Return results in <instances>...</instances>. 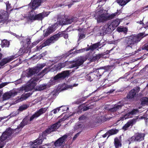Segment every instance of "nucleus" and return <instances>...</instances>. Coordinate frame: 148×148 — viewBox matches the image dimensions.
Returning <instances> with one entry per match:
<instances>
[{"label":"nucleus","instance_id":"obj_14","mask_svg":"<svg viewBox=\"0 0 148 148\" xmlns=\"http://www.w3.org/2000/svg\"><path fill=\"white\" fill-rule=\"evenodd\" d=\"M58 23H56L49 27L46 30L44 34V36H47L53 32L56 29Z\"/></svg>","mask_w":148,"mask_h":148},{"label":"nucleus","instance_id":"obj_50","mask_svg":"<svg viewBox=\"0 0 148 148\" xmlns=\"http://www.w3.org/2000/svg\"><path fill=\"white\" fill-rule=\"evenodd\" d=\"M117 13L116 12L114 14H112L110 16L111 18H113L117 14Z\"/></svg>","mask_w":148,"mask_h":148},{"label":"nucleus","instance_id":"obj_37","mask_svg":"<svg viewBox=\"0 0 148 148\" xmlns=\"http://www.w3.org/2000/svg\"><path fill=\"white\" fill-rule=\"evenodd\" d=\"M19 114V113L17 110L16 111H14L12 112L9 115V116H10V117H15L16 116Z\"/></svg>","mask_w":148,"mask_h":148},{"label":"nucleus","instance_id":"obj_17","mask_svg":"<svg viewBox=\"0 0 148 148\" xmlns=\"http://www.w3.org/2000/svg\"><path fill=\"white\" fill-rule=\"evenodd\" d=\"M78 20H80L82 19V21H84L85 20V18H82L81 17H79ZM77 19L75 18H67L66 19V23L64 22L63 23V22L60 21V24L62 25L63 24L64 25H66V24H69L71 23L73 21H74L75 22H77Z\"/></svg>","mask_w":148,"mask_h":148},{"label":"nucleus","instance_id":"obj_63","mask_svg":"<svg viewBox=\"0 0 148 148\" xmlns=\"http://www.w3.org/2000/svg\"><path fill=\"white\" fill-rule=\"evenodd\" d=\"M84 106V105H83V104L81 106H80V107H79V109L82 108V107H83Z\"/></svg>","mask_w":148,"mask_h":148},{"label":"nucleus","instance_id":"obj_11","mask_svg":"<svg viewBox=\"0 0 148 148\" xmlns=\"http://www.w3.org/2000/svg\"><path fill=\"white\" fill-rule=\"evenodd\" d=\"M47 108H42L40 109L39 110L36 112L30 117L29 121H32L34 119H36L42 114L45 113L47 110Z\"/></svg>","mask_w":148,"mask_h":148},{"label":"nucleus","instance_id":"obj_7","mask_svg":"<svg viewBox=\"0 0 148 148\" xmlns=\"http://www.w3.org/2000/svg\"><path fill=\"white\" fill-rule=\"evenodd\" d=\"M12 133V130L9 128L3 134L0 138V148H2L5 144L6 142V139L11 135Z\"/></svg>","mask_w":148,"mask_h":148},{"label":"nucleus","instance_id":"obj_57","mask_svg":"<svg viewBox=\"0 0 148 148\" xmlns=\"http://www.w3.org/2000/svg\"><path fill=\"white\" fill-rule=\"evenodd\" d=\"M95 58L96 57H95V56H93L92 59V60H93L94 61L96 60H97V59H95Z\"/></svg>","mask_w":148,"mask_h":148},{"label":"nucleus","instance_id":"obj_1","mask_svg":"<svg viewBox=\"0 0 148 148\" xmlns=\"http://www.w3.org/2000/svg\"><path fill=\"white\" fill-rule=\"evenodd\" d=\"M39 80V79L35 77L31 79L27 83V84L24 86H22L20 88L15 89L7 92L3 95V99L4 100H6L16 95L18 93H21L23 91L28 92L32 90L36 85V82Z\"/></svg>","mask_w":148,"mask_h":148},{"label":"nucleus","instance_id":"obj_54","mask_svg":"<svg viewBox=\"0 0 148 148\" xmlns=\"http://www.w3.org/2000/svg\"><path fill=\"white\" fill-rule=\"evenodd\" d=\"M22 81L21 79H20L19 80L17 81L16 82V84H19L20 83H21L22 82Z\"/></svg>","mask_w":148,"mask_h":148},{"label":"nucleus","instance_id":"obj_51","mask_svg":"<svg viewBox=\"0 0 148 148\" xmlns=\"http://www.w3.org/2000/svg\"><path fill=\"white\" fill-rule=\"evenodd\" d=\"M101 56V55L99 54L97 55H96L95 56V59H99L100 58Z\"/></svg>","mask_w":148,"mask_h":148},{"label":"nucleus","instance_id":"obj_40","mask_svg":"<svg viewBox=\"0 0 148 148\" xmlns=\"http://www.w3.org/2000/svg\"><path fill=\"white\" fill-rule=\"evenodd\" d=\"M59 108L61 109L60 110H62V112L66 111L69 109V108L66 106H62L59 107Z\"/></svg>","mask_w":148,"mask_h":148},{"label":"nucleus","instance_id":"obj_52","mask_svg":"<svg viewBox=\"0 0 148 148\" xmlns=\"http://www.w3.org/2000/svg\"><path fill=\"white\" fill-rule=\"evenodd\" d=\"M79 133L80 132L78 133L75 135L73 138V139H75L77 138V137L79 136Z\"/></svg>","mask_w":148,"mask_h":148},{"label":"nucleus","instance_id":"obj_10","mask_svg":"<svg viewBox=\"0 0 148 148\" xmlns=\"http://www.w3.org/2000/svg\"><path fill=\"white\" fill-rule=\"evenodd\" d=\"M61 35V34H57L51 37L49 39L46 41L44 44L42 45L41 48L45 46L48 45L51 43H54L58 39Z\"/></svg>","mask_w":148,"mask_h":148},{"label":"nucleus","instance_id":"obj_39","mask_svg":"<svg viewBox=\"0 0 148 148\" xmlns=\"http://www.w3.org/2000/svg\"><path fill=\"white\" fill-rule=\"evenodd\" d=\"M3 16H1L0 14V23H3L6 21L8 19V17H6L5 18H3Z\"/></svg>","mask_w":148,"mask_h":148},{"label":"nucleus","instance_id":"obj_45","mask_svg":"<svg viewBox=\"0 0 148 148\" xmlns=\"http://www.w3.org/2000/svg\"><path fill=\"white\" fill-rule=\"evenodd\" d=\"M86 118V117L84 115H83L79 118V120L80 121H82L85 120Z\"/></svg>","mask_w":148,"mask_h":148},{"label":"nucleus","instance_id":"obj_53","mask_svg":"<svg viewBox=\"0 0 148 148\" xmlns=\"http://www.w3.org/2000/svg\"><path fill=\"white\" fill-rule=\"evenodd\" d=\"M48 146V145L46 144L45 145H43L42 146L40 147L39 148H46V147L47 148L48 147L47 146Z\"/></svg>","mask_w":148,"mask_h":148},{"label":"nucleus","instance_id":"obj_29","mask_svg":"<svg viewBox=\"0 0 148 148\" xmlns=\"http://www.w3.org/2000/svg\"><path fill=\"white\" fill-rule=\"evenodd\" d=\"M118 132V130L116 129H112L109 130L106 133V135H108V136L116 134Z\"/></svg>","mask_w":148,"mask_h":148},{"label":"nucleus","instance_id":"obj_4","mask_svg":"<svg viewBox=\"0 0 148 148\" xmlns=\"http://www.w3.org/2000/svg\"><path fill=\"white\" fill-rule=\"evenodd\" d=\"M143 37V35L140 33L137 35H132L125 39V45L126 48L130 47L132 49V47L136 45Z\"/></svg>","mask_w":148,"mask_h":148},{"label":"nucleus","instance_id":"obj_46","mask_svg":"<svg viewBox=\"0 0 148 148\" xmlns=\"http://www.w3.org/2000/svg\"><path fill=\"white\" fill-rule=\"evenodd\" d=\"M9 83V82H4L0 84V89L3 87L4 86L8 84Z\"/></svg>","mask_w":148,"mask_h":148},{"label":"nucleus","instance_id":"obj_48","mask_svg":"<svg viewBox=\"0 0 148 148\" xmlns=\"http://www.w3.org/2000/svg\"><path fill=\"white\" fill-rule=\"evenodd\" d=\"M58 34H61V35H60V36H64V37L65 38H68V35L67 34L64 35L63 33L61 32H60Z\"/></svg>","mask_w":148,"mask_h":148},{"label":"nucleus","instance_id":"obj_35","mask_svg":"<svg viewBox=\"0 0 148 148\" xmlns=\"http://www.w3.org/2000/svg\"><path fill=\"white\" fill-rule=\"evenodd\" d=\"M117 30L118 32H123L125 33L127 32V28L126 27H118L117 28Z\"/></svg>","mask_w":148,"mask_h":148},{"label":"nucleus","instance_id":"obj_2","mask_svg":"<svg viewBox=\"0 0 148 148\" xmlns=\"http://www.w3.org/2000/svg\"><path fill=\"white\" fill-rule=\"evenodd\" d=\"M69 117V116L66 115L64 116V118L62 119L56 123L52 125L50 128L47 129L46 131L43 134L40 135L39 138L37 139L34 142H32L31 143V148H37L38 145L41 144L44 139L46 138V133L49 134L51 132L55 131L61 125L60 122L62 120H64L67 118Z\"/></svg>","mask_w":148,"mask_h":148},{"label":"nucleus","instance_id":"obj_9","mask_svg":"<svg viewBox=\"0 0 148 148\" xmlns=\"http://www.w3.org/2000/svg\"><path fill=\"white\" fill-rule=\"evenodd\" d=\"M140 112H139V111L137 109H133V110L128 112L127 113H125L123 116L120 118V119L118 122L120 120H123L124 119H125L127 118H131L134 116L138 115Z\"/></svg>","mask_w":148,"mask_h":148},{"label":"nucleus","instance_id":"obj_28","mask_svg":"<svg viewBox=\"0 0 148 148\" xmlns=\"http://www.w3.org/2000/svg\"><path fill=\"white\" fill-rule=\"evenodd\" d=\"M77 85V84H74L73 85H70V84L65 85V84H64L63 86H64V88H62V89H61V90H66V89L69 88H71L73 87L74 86H76Z\"/></svg>","mask_w":148,"mask_h":148},{"label":"nucleus","instance_id":"obj_30","mask_svg":"<svg viewBox=\"0 0 148 148\" xmlns=\"http://www.w3.org/2000/svg\"><path fill=\"white\" fill-rule=\"evenodd\" d=\"M66 64L65 63H60L58 65H56L54 67L56 70H60L61 69L64 67L66 66Z\"/></svg>","mask_w":148,"mask_h":148},{"label":"nucleus","instance_id":"obj_38","mask_svg":"<svg viewBox=\"0 0 148 148\" xmlns=\"http://www.w3.org/2000/svg\"><path fill=\"white\" fill-rule=\"evenodd\" d=\"M137 23H140V24H143V26L145 28L147 29L148 27V22L146 23V24L143 23V22L142 21H138L137 22Z\"/></svg>","mask_w":148,"mask_h":148},{"label":"nucleus","instance_id":"obj_55","mask_svg":"<svg viewBox=\"0 0 148 148\" xmlns=\"http://www.w3.org/2000/svg\"><path fill=\"white\" fill-rule=\"evenodd\" d=\"M140 119H147V117L145 116V115H144L142 116Z\"/></svg>","mask_w":148,"mask_h":148},{"label":"nucleus","instance_id":"obj_34","mask_svg":"<svg viewBox=\"0 0 148 148\" xmlns=\"http://www.w3.org/2000/svg\"><path fill=\"white\" fill-rule=\"evenodd\" d=\"M141 104L143 106L148 105V98L144 97L142 98L141 99Z\"/></svg>","mask_w":148,"mask_h":148},{"label":"nucleus","instance_id":"obj_8","mask_svg":"<svg viewBox=\"0 0 148 148\" xmlns=\"http://www.w3.org/2000/svg\"><path fill=\"white\" fill-rule=\"evenodd\" d=\"M98 12V15L97 18V21L98 22H102L108 19V15L107 13V11L101 10Z\"/></svg>","mask_w":148,"mask_h":148},{"label":"nucleus","instance_id":"obj_47","mask_svg":"<svg viewBox=\"0 0 148 148\" xmlns=\"http://www.w3.org/2000/svg\"><path fill=\"white\" fill-rule=\"evenodd\" d=\"M143 50L145 49L146 50H148V43L145 44L144 46H143L142 48Z\"/></svg>","mask_w":148,"mask_h":148},{"label":"nucleus","instance_id":"obj_13","mask_svg":"<svg viewBox=\"0 0 148 148\" xmlns=\"http://www.w3.org/2000/svg\"><path fill=\"white\" fill-rule=\"evenodd\" d=\"M41 1V0H32L29 6L32 10H35L40 5Z\"/></svg>","mask_w":148,"mask_h":148},{"label":"nucleus","instance_id":"obj_43","mask_svg":"<svg viewBox=\"0 0 148 148\" xmlns=\"http://www.w3.org/2000/svg\"><path fill=\"white\" fill-rule=\"evenodd\" d=\"M92 108V106H84L83 108V110L84 111H86L89 109H90Z\"/></svg>","mask_w":148,"mask_h":148},{"label":"nucleus","instance_id":"obj_49","mask_svg":"<svg viewBox=\"0 0 148 148\" xmlns=\"http://www.w3.org/2000/svg\"><path fill=\"white\" fill-rule=\"evenodd\" d=\"M49 70V69L48 68H45L44 70H43L42 72L43 73H46Z\"/></svg>","mask_w":148,"mask_h":148},{"label":"nucleus","instance_id":"obj_21","mask_svg":"<svg viewBox=\"0 0 148 148\" xmlns=\"http://www.w3.org/2000/svg\"><path fill=\"white\" fill-rule=\"evenodd\" d=\"M99 45V43H97L93 45H92L90 46V47L88 48H84L81 49H79L77 51V53H80L84 51H88L90 49L92 51H93L95 49H96L98 47Z\"/></svg>","mask_w":148,"mask_h":148},{"label":"nucleus","instance_id":"obj_26","mask_svg":"<svg viewBox=\"0 0 148 148\" xmlns=\"http://www.w3.org/2000/svg\"><path fill=\"white\" fill-rule=\"evenodd\" d=\"M28 107V106L26 104H23L20 106L17 110L19 113L21 112L26 110Z\"/></svg>","mask_w":148,"mask_h":148},{"label":"nucleus","instance_id":"obj_31","mask_svg":"<svg viewBox=\"0 0 148 148\" xmlns=\"http://www.w3.org/2000/svg\"><path fill=\"white\" fill-rule=\"evenodd\" d=\"M66 64L65 63H60L58 65H56L54 67L56 70H60L61 69L64 67L66 66Z\"/></svg>","mask_w":148,"mask_h":148},{"label":"nucleus","instance_id":"obj_62","mask_svg":"<svg viewBox=\"0 0 148 148\" xmlns=\"http://www.w3.org/2000/svg\"><path fill=\"white\" fill-rule=\"evenodd\" d=\"M54 95V92H51L50 94V95L53 96V95ZM51 97H52V96H51Z\"/></svg>","mask_w":148,"mask_h":148},{"label":"nucleus","instance_id":"obj_12","mask_svg":"<svg viewBox=\"0 0 148 148\" xmlns=\"http://www.w3.org/2000/svg\"><path fill=\"white\" fill-rule=\"evenodd\" d=\"M113 30H114L112 27L110 23H109L103 27L101 30V33L104 35L109 32H111Z\"/></svg>","mask_w":148,"mask_h":148},{"label":"nucleus","instance_id":"obj_18","mask_svg":"<svg viewBox=\"0 0 148 148\" xmlns=\"http://www.w3.org/2000/svg\"><path fill=\"white\" fill-rule=\"evenodd\" d=\"M18 56V55L12 56L7 58L3 59L0 62V66H1V67L2 66H3L7 63L10 62L14 59L16 58Z\"/></svg>","mask_w":148,"mask_h":148},{"label":"nucleus","instance_id":"obj_20","mask_svg":"<svg viewBox=\"0 0 148 148\" xmlns=\"http://www.w3.org/2000/svg\"><path fill=\"white\" fill-rule=\"evenodd\" d=\"M86 58L83 57H80L73 64L71 68H73L75 67H77L80 66L82 64L84 61H86Z\"/></svg>","mask_w":148,"mask_h":148},{"label":"nucleus","instance_id":"obj_41","mask_svg":"<svg viewBox=\"0 0 148 148\" xmlns=\"http://www.w3.org/2000/svg\"><path fill=\"white\" fill-rule=\"evenodd\" d=\"M82 125L80 123H78L75 125L74 127L75 130H76L78 129L79 128H82Z\"/></svg>","mask_w":148,"mask_h":148},{"label":"nucleus","instance_id":"obj_56","mask_svg":"<svg viewBox=\"0 0 148 148\" xmlns=\"http://www.w3.org/2000/svg\"><path fill=\"white\" fill-rule=\"evenodd\" d=\"M105 1L104 0H98L97 2L99 3H100L101 2H102L103 3Z\"/></svg>","mask_w":148,"mask_h":148},{"label":"nucleus","instance_id":"obj_44","mask_svg":"<svg viewBox=\"0 0 148 148\" xmlns=\"http://www.w3.org/2000/svg\"><path fill=\"white\" fill-rule=\"evenodd\" d=\"M6 9L8 11V10L10 8V4L9 3L8 1H7L6 3Z\"/></svg>","mask_w":148,"mask_h":148},{"label":"nucleus","instance_id":"obj_25","mask_svg":"<svg viewBox=\"0 0 148 148\" xmlns=\"http://www.w3.org/2000/svg\"><path fill=\"white\" fill-rule=\"evenodd\" d=\"M28 123V121L27 119H24L19 126L16 129V130L22 128L25 125Z\"/></svg>","mask_w":148,"mask_h":148},{"label":"nucleus","instance_id":"obj_22","mask_svg":"<svg viewBox=\"0 0 148 148\" xmlns=\"http://www.w3.org/2000/svg\"><path fill=\"white\" fill-rule=\"evenodd\" d=\"M67 137L66 135H64L61 137L59 138L55 142L54 145L55 146L58 147L62 145L63 143L64 142Z\"/></svg>","mask_w":148,"mask_h":148},{"label":"nucleus","instance_id":"obj_64","mask_svg":"<svg viewBox=\"0 0 148 148\" xmlns=\"http://www.w3.org/2000/svg\"><path fill=\"white\" fill-rule=\"evenodd\" d=\"M46 52L45 53H42V56H44L46 54Z\"/></svg>","mask_w":148,"mask_h":148},{"label":"nucleus","instance_id":"obj_32","mask_svg":"<svg viewBox=\"0 0 148 148\" xmlns=\"http://www.w3.org/2000/svg\"><path fill=\"white\" fill-rule=\"evenodd\" d=\"M130 0H117V2L121 6H123L126 4Z\"/></svg>","mask_w":148,"mask_h":148},{"label":"nucleus","instance_id":"obj_36","mask_svg":"<svg viewBox=\"0 0 148 148\" xmlns=\"http://www.w3.org/2000/svg\"><path fill=\"white\" fill-rule=\"evenodd\" d=\"M132 125V122H128L123 127V129L125 130H127L128 128Z\"/></svg>","mask_w":148,"mask_h":148},{"label":"nucleus","instance_id":"obj_59","mask_svg":"<svg viewBox=\"0 0 148 148\" xmlns=\"http://www.w3.org/2000/svg\"><path fill=\"white\" fill-rule=\"evenodd\" d=\"M107 136H108V137L109 136H108V135H106V133L105 134L103 135V137L104 138L106 137Z\"/></svg>","mask_w":148,"mask_h":148},{"label":"nucleus","instance_id":"obj_61","mask_svg":"<svg viewBox=\"0 0 148 148\" xmlns=\"http://www.w3.org/2000/svg\"><path fill=\"white\" fill-rule=\"evenodd\" d=\"M69 54H66V56H65V57H67V56H70V55H71V53H68Z\"/></svg>","mask_w":148,"mask_h":148},{"label":"nucleus","instance_id":"obj_5","mask_svg":"<svg viewBox=\"0 0 148 148\" xmlns=\"http://www.w3.org/2000/svg\"><path fill=\"white\" fill-rule=\"evenodd\" d=\"M45 66V64L43 63L38 64L37 66L32 68H29L23 72L22 76L24 77L26 76L29 77L32 75L37 73Z\"/></svg>","mask_w":148,"mask_h":148},{"label":"nucleus","instance_id":"obj_27","mask_svg":"<svg viewBox=\"0 0 148 148\" xmlns=\"http://www.w3.org/2000/svg\"><path fill=\"white\" fill-rule=\"evenodd\" d=\"M79 33L78 40H80L85 37V35L84 34L83 30L82 29H79Z\"/></svg>","mask_w":148,"mask_h":148},{"label":"nucleus","instance_id":"obj_16","mask_svg":"<svg viewBox=\"0 0 148 148\" xmlns=\"http://www.w3.org/2000/svg\"><path fill=\"white\" fill-rule=\"evenodd\" d=\"M144 134H137L130 139L131 142L134 141H140L144 139Z\"/></svg>","mask_w":148,"mask_h":148},{"label":"nucleus","instance_id":"obj_15","mask_svg":"<svg viewBox=\"0 0 148 148\" xmlns=\"http://www.w3.org/2000/svg\"><path fill=\"white\" fill-rule=\"evenodd\" d=\"M140 90V88L138 87L132 90L127 95V98L129 99H132L134 98L136 93L139 91Z\"/></svg>","mask_w":148,"mask_h":148},{"label":"nucleus","instance_id":"obj_6","mask_svg":"<svg viewBox=\"0 0 148 148\" xmlns=\"http://www.w3.org/2000/svg\"><path fill=\"white\" fill-rule=\"evenodd\" d=\"M49 13V12H43L35 15L32 11L29 13L27 17L29 20L31 21H33L35 20H41L44 17L47 16Z\"/></svg>","mask_w":148,"mask_h":148},{"label":"nucleus","instance_id":"obj_42","mask_svg":"<svg viewBox=\"0 0 148 148\" xmlns=\"http://www.w3.org/2000/svg\"><path fill=\"white\" fill-rule=\"evenodd\" d=\"M61 109L59 108V107L57 108L56 109H54L53 110L51 111V112H53L54 114H56Z\"/></svg>","mask_w":148,"mask_h":148},{"label":"nucleus","instance_id":"obj_60","mask_svg":"<svg viewBox=\"0 0 148 148\" xmlns=\"http://www.w3.org/2000/svg\"><path fill=\"white\" fill-rule=\"evenodd\" d=\"M148 8V5L147 6H146L145 7H144L142 8V10H144L145 9V8Z\"/></svg>","mask_w":148,"mask_h":148},{"label":"nucleus","instance_id":"obj_58","mask_svg":"<svg viewBox=\"0 0 148 148\" xmlns=\"http://www.w3.org/2000/svg\"><path fill=\"white\" fill-rule=\"evenodd\" d=\"M114 90L113 89H111L110 91H109L108 92L111 93L112 92H113Z\"/></svg>","mask_w":148,"mask_h":148},{"label":"nucleus","instance_id":"obj_24","mask_svg":"<svg viewBox=\"0 0 148 148\" xmlns=\"http://www.w3.org/2000/svg\"><path fill=\"white\" fill-rule=\"evenodd\" d=\"M114 144L116 148H118L121 147V144L120 139L117 138H115L114 140Z\"/></svg>","mask_w":148,"mask_h":148},{"label":"nucleus","instance_id":"obj_23","mask_svg":"<svg viewBox=\"0 0 148 148\" xmlns=\"http://www.w3.org/2000/svg\"><path fill=\"white\" fill-rule=\"evenodd\" d=\"M111 25L112 27L113 30H114L115 27H116L119 25L120 23V19H117L114 21L112 22H110Z\"/></svg>","mask_w":148,"mask_h":148},{"label":"nucleus","instance_id":"obj_3","mask_svg":"<svg viewBox=\"0 0 148 148\" xmlns=\"http://www.w3.org/2000/svg\"><path fill=\"white\" fill-rule=\"evenodd\" d=\"M70 73L69 71H64L61 73H59L55 76L53 78H51L47 84H43L40 85L38 88L39 90H42L49 88L52 85H54L57 80L60 78H64L68 76Z\"/></svg>","mask_w":148,"mask_h":148},{"label":"nucleus","instance_id":"obj_33","mask_svg":"<svg viewBox=\"0 0 148 148\" xmlns=\"http://www.w3.org/2000/svg\"><path fill=\"white\" fill-rule=\"evenodd\" d=\"M10 43L9 42L6 40H4L2 41L1 47H8L9 46Z\"/></svg>","mask_w":148,"mask_h":148},{"label":"nucleus","instance_id":"obj_19","mask_svg":"<svg viewBox=\"0 0 148 148\" xmlns=\"http://www.w3.org/2000/svg\"><path fill=\"white\" fill-rule=\"evenodd\" d=\"M123 106V103L121 101L114 105L113 107L110 108L109 110L111 112H114L121 109Z\"/></svg>","mask_w":148,"mask_h":148}]
</instances>
